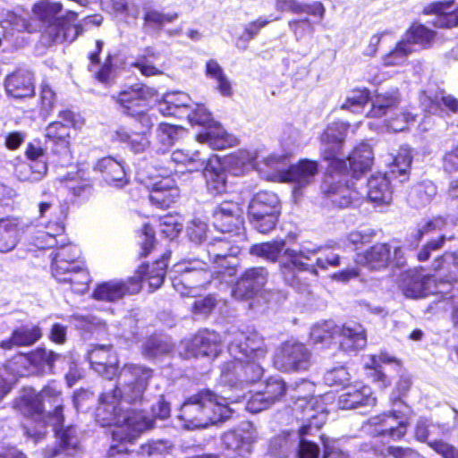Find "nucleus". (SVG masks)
Returning <instances> with one entry per match:
<instances>
[{
    "instance_id": "nucleus-1",
    "label": "nucleus",
    "mask_w": 458,
    "mask_h": 458,
    "mask_svg": "<svg viewBox=\"0 0 458 458\" xmlns=\"http://www.w3.org/2000/svg\"><path fill=\"white\" fill-rule=\"evenodd\" d=\"M88 359L92 369L106 378L117 376L116 386L102 394L95 412L96 421L101 427H115L108 456L129 453L128 445H131L141 433L153 426L152 420L142 410L131 407L142 403L153 370L143 365L128 363L118 372V359L111 345L94 347L89 351Z\"/></svg>"
},
{
    "instance_id": "nucleus-2",
    "label": "nucleus",
    "mask_w": 458,
    "mask_h": 458,
    "mask_svg": "<svg viewBox=\"0 0 458 458\" xmlns=\"http://www.w3.org/2000/svg\"><path fill=\"white\" fill-rule=\"evenodd\" d=\"M61 394L60 384L52 381L39 393L32 388L24 389L17 401V407L24 416L38 422L40 428H43L47 424L51 425L59 439L62 450L70 454L77 449L79 440L73 427L58 428L64 420Z\"/></svg>"
},
{
    "instance_id": "nucleus-3",
    "label": "nucleus",
    "mask_w": 458,
    "mask_h": 458,
    "mask_svg": "<svg viewBox=\"0 0 458 458\" xmlns=\"http://www.w3.org/2000/svg\"><path fill=\"white\" fill-rule=\"evenodd\" d=\"M349 123L337 121L330 123L321 135L322 156L329 162L321 183L325 200L335 207H346L360 193L342 185L343 173L347 170V161L339 157Z\"/></svg>"
},
{
    "instance_id": "nucleus-4",
    "label": "nucleus",
    "mask_w": 458,
    "mask_h": 458,
    "mask_svg": "<svg viewBox=\"0 0 458 458\" xmlns=\"http://www.w3.org/2000/svg\"><path fill=\"white\" fill-rule=\"evenodd\" d=\"M227 399L208 389L192 394L181 406L178 416L181 426L186 429H195L229 419L233 410Z\"/></svg>"
},
{
    "instance_id": "nucleus-5",
    "label": "nucleus",
    "mask_w": 458,
    "mask_h": 458,
    "mask_svg": "<svg viewBox=\"0 0 458 458\" xmlns=\"http://www.w3.org/2000/svg\"><path fill=\"white\" fill-rule=\"evenodd\" d=\"M338 249L336 243L318 247L302 244L298 250H285L284 256L294 269L318 276V270L326 271L341 266V257L335 252Z\"/></svg>"
},
{
    "instance_id": "nucleus-6",
    "label": "nucleus",
    "mask_w": 458,
    "mask_h": 458,
    "mask_svg": "<svg viewBox=\"0 0 458 458\" xmlns=\"http://www.w3.org/2000/svg\"><path fill=\"white\" fill-rule=\"evenodd\" d=\"M61 10V4L48 1L40 2L33 8L34 14L45 23L42 38L49 44L72 42L81 31L67 19L57 17Z\"/></svg>"
},
{
    "instance_id": "nucleus-7",
    "label": "nucleus",
    "mask_w": 458,
    "mask_h": 458,
    "mask_svg": "<svg viewBox=\"0 0 458 458\" xmlns=\"http://www.w3.org/2000/svg\"><path fill=\"white\" fill-rule=\"evenodd\" d=\"M187 118L192 124L204 126L197 140L199 143L207 144L213 149H223L237 144V139L211 118V114L202 105L194 104L187 112Z\"/></svg>"
},
{
    "instance_id": "nucleus-8",
    "label": "nucleus",
    "mask_w": 458,
    "mask_h": 458,
    "mask_svg": "<svg viewBox=\"0 0 458 458\" xmlns=\"http://www.w3.org/2000/svg\"><path fill=\"white\" fill-rule=\"evenodd\" d=\"M391 403L392 411L371 417L369 425L373 428V434L398 440L407 432L408 420L412 415V410L397 398H391Z\"/></svg>"
},
{
    "instance_id": "nucleus-9",
    "label": "nucleus",
    "mask_w": 458,
    "mask_h": 458,
    "mask_svg": "<svg viewBox=\"0 0 458 458\" xmlns=\"http://www.w3.org/2000/svg\"><path fill=\"white\" fill-rule=\"evenodd\" d=\"M208 268V263L200 259L183 260L176 264L174 272L178 276L173 278V287L182 296H196L198 289L210 280Z\"/></svg>"
},
{
    "instance_id": "nucleus-10",
    "label": "nucleus",
    "mask_w": 458,
    "mask_h": 458,
    "mask_svg": "<svg viewBox=\"0 0 458 458\" xmlns=\"http://www.w3.org/2000/svg\"><path fill=\"white\" fill-rule=\"evenodd\" d=\"M38 214L40 218H49L46 225V231L39 232L35 245L40 249L53 248L57 244V236H61L64 227L61 218L57 216L60 209L57 198L52 193H43V199L38 201Z\"/></svg>"
},
{
    "instance_id": "nucleus-11",
    "label": "nucleus",
    "mask_w": 458,
    "mask_h": 458,
    "mask_svg": "<svg viewBox=\"0 0 458 458\" xmlns=\"http://www.w3.org/2000/svg\"><path fill=\"white\" fill-rule=\"evenodd\" d=\"M155 90L142 84H134L123 89L112 96L117 109L129 116L137 115L149 110Z\"/></svg>"
},
{
    "instance_id": "nucleus-12",
    "label": "nucleus",
    "mask_w": 458,
    "mask_h": 458,
    "mask_svg": "<svg viewBox=\"0 0 458 458\" xmlns=\"http://www.w3.org/2000/svg\"><path fill=\"white\" fill-rule=\"evenodd\" d=\"M231 235L215 239L207 249L208 261L214 265V273L221 276L223 279L233 277L236 273L235 263L229 259H233L240 253V247L233 243L238 240H231Z\"/></svg>"
},
{
    "instance_id": "nucleus-13",
    "label": "nucleus",
    "mask_w": 458,
    "mask_h": 458,
    "mask_svg": "<svg viewBox=\"0 0 458 458\" xmlns=\"http://www.w3.org/2000/svg\"><path fill=\"white\" fill-rule=\"evenodd\" d=\"M228 351L233 360H265L267 348L264 338L255 330L235 331Z\"/></svg>"
},
{
    "instance_id": "nucleus-14",
    "label": "nucleus",
    "mask_w": 458,
    "mask_h": 458,
    "mask_svg": "<svg viewBox=\"0 0 458 458\" xmlns=\"http://www.w3.org/2000/svg\"><path fill=\"white\" fill-rule=\"evenodd\" d=\"M263 361L251 359L230 360L222 366L221 382L231 386L254 383L263 376Z\"/></svg>"
},
{
    "instance_id": "nucleus-15",
    "label": "nucleus",
    "mask_w": 458,
    "mask_h": 458,
    "mask_svg": "<svg viewBox=\"0 0 458 458\" xmlns=\"http://www.w3.org/2000/svg\"><path fill=\"white\" fill-rule=\"evenodd\" d=\"M273 363L284 372L306 370L310 364V352L303 344L287 341L276 350Z\"/></svg>"
},
{
    "instance_id": "nucleus-16",
    "label": "nucleus",
    "mask_w": 458,
    "mask_h": 458,
    "mask_svg": "<svg viewBox=\"0 0 458 458\" xmlns=\"http://www.w3.org/2000/svg\"><path fill=\"white\" fill-rule=\"evenodd\" d=\"M343 174L344 175L341 178L342 185H348L352 191L360 193L359 198L353 199L345 208L354 204L365 197L368 198L369 201L377 205L389 204L392 200L393 192L390 182L385 174L378 173L372 174L368 180L365 189H356V182H350L347 179V174H345V171Z\"/></svg>"
},
{
    "instance_id": "nucleus-17",
    "label": "nucleus",
    "mask_w": 458,
    "mask_h": 458,
    "mask_svg": "<svg viewBox=\"0 0 458 458\" xmlns=\"http://www.w3.org/2000/svg\"><path fill=\"white\" fill-rule=\"evenodd\" d=\"M213 225L223 233H233L238 240L244 238L243 217L240 205L224 201L213 210Z\"/></svg>"
},
{
    "instance_id": "nucleus-18",
    "label": "nucleus",
    "mask_w": 458,
    "mask_h": 458,
    "mask_svg": "<svg viewBox=\"0 0 458 458\" xmlns=\"http://www.w3.org/2000/svg\"><path fill=\"white\" fill-rule=\"evenodd\" d=\"M318 172V162L302 159L297 164L289 166L288 169L281 171L278 176L281 182L294 184L293 193L294 198H298L301 195V190L313 182Z\"/></svg>"
},
{
    "instance_id": "nucleus-19",
    "label": "nucleus",
    "mask_w": 458,
    "mask_h": 458,
    "mask_svg": "<svg viewBox=\"0 0 458 458\" xmlns=\"http://www.w3.org/2000/svg\"><path fill=\"white\" fill-rule=\"evenodd\" d=\"M401 249L387 243H377L355 255V263L369 270H380L397 258Z\"/></svg>"
},
{
    "instance_id": "nucleus-20",
    "label": "nucleus",
    "mask_w": 458,
    "mask_h": 458,
    "mask_svg": "<svg viewBox=\"0 0 458 458\" xmlns=\"http://www.w3.org/2000/svg\"><path fill=\"white\" fill-rule=\"evenodd\" d=\"M257 438L258 433L254 426L250 422H243L236 429L225 433L222 441L226 449L244 456L251 453Z\"/></svg>"
},
{
    "instance_id": "nucleus-21",
    "label": "nucleus",
    "mask_w": 458,
    "mask_h": 458,
    "mask_svg": "<svg viewBox=\"0 0 458 458\" xmlns=\"http://www.w3.org/2000/svg\"><path fill=\"white\" fill-rule=\"evenodd\" d=\"M180 197V190L174 176L168 174L157 175L150 186V202L160 208H169Z\"/></svg>"
},
{
    "instance_id": "nucleus-22",
    "label": "nucleus",
    "mask_w": 458,
    "mask_h": 458,
    "mask_svg": "<svg viewBox=\"0 0 458 458\" xmlns=\"http://www.w3.org/2000/svg\"><path fill=\"white\" fill-rule=\"evenodd\" d=\"M140 290V280L135 277H130L127 281L110 280L98 284L92 297L98 301L114 302L126 294H134L139 293Z\"/></svg>"
},
{
    "instance_id": "nucleus-23",
    "label": "nucleus",
    "mask_w": 458,
    "mask_h": 458,
    "mask_svg": "<svg viewBox=\"0 0 458 458\" xmlns=\"http://www.w3.org/2000/svg\"><path fill=\"white\" fill-rule=\"evenodd\" d=\"M436 276H425L418 271H409L403 275L401 289L408 298H424L438 292Z\"/></svg>"
},
{
    "instance_id": "nucleus-24",
    "label": "nucleus",
    "mask_w": 458,
    "mask_h": 458,
    "mask_svg": "<svg viewBox=\"0 0 458 458\" xmlns=\"http://www.w3.org/2000/svg\"><path fill=\"white\" fill-rule=\"evenodd\" d=\"M267 280V272L264 267L249 268L237 281L232 295L237 300L250 299L263 288Z\"/></svg>"
},
{
    "instance_id": "nucleus-25",
    "label": "nucleus",
    "mask_w": 458,
    "mask_h": 458,
    "mask_svg": "<svg viewBox=\"0 0 458 458\" xmlns=\"http://www.w3.org/2000/svg\"><path fill=\"white\" fill-rule=\"evenodd\" d=\"M376 398L371 388L360 382L344 386L338 397V406L342 410H352L361 406H373Z\"/></svg>"
},
{
    "instance_id": "nucleus-26",
    "label": "nucleus",
    "mask_w": 458,
    "mask_h": 458,
    "mask_svg": "<svg viewBox=\"0 0 458 458\" xmlns=\"http://www.w3.org/2000/svg\"><path fill=\"white\" fill-rule=\"evenodd\" d=\"M221 346V337L215 331H199L187 345L189 356L216 357Z\"/></svg>"
},
{
    "instance_id": "nucleus-27",
    "label": "nucleus",
    "mask_w": 458,
    "mask_h": 458,
    "mask_svg": "<svg viewBox=\"0 0 458 458\" xmlns=\"http://www.w3.org/2000/svg\"><path fill=\"white\" fill-rule=\"evenodd\" d=\"M94 170L98 172L110 186L123 188L128 183L123 161L120 158L112 156L104 157L96 162Z\"/></svg>"
},
{
    "instance_id": "nucleus-28",
    "label": "nucleus",
    "mask_w": 458,
    "mask_h": 458,
    "mask_svg": "<svg viewBox=\"0 0 458 458\" xmlns=\"http://www.w3.org/2000/svg\"><path fill=\"white\" fill-rule=\"evenodd\" d=\"M206 178L207 189L213 195H220L226 191V171L216 156L206 159L202 169Z\"/></svg>"
},
{
    "instance_id": "nucleus-29",
    "label": "nucleus",
    "mask_w": 458,
    "mask_h": 458,
    "mask_svg": "<svg viewBox=\"0 0 458 458\" xmlns=\"http://www.w3.org/2000/svg\"><path fill=\"white\" fill-rule=\"evenodd\" d=\"M293 398H296L298 402H305V404L300 403L299 407L303 409L304 417L308 420L307 425H303L300 428V437L308 435L312 428H319L326 421V408L321 405L318 410L314 409V405L318 403V399L315 396L295 394Z\"/></svg>"
},
{
    "instance_id": "nucleus-30",
    "label": "nucleus",
    "mask_w": 458,
    "mask_h": 458,
    "mask_svg": "<svg viewBox=\"0 0 458 458\" xmlns=\"http://www.w3.org/2000/svg\"><path fill=\"white\" fill-rule=\"evenodd\" d=\"M70 126L60 121L49 123L45 130L47 142L53 144L52 151L64 159L70 156Z\"/></svg>"
},
{
    "instance_id": "nucleus-31",
    "label": "nucleus",
    "mask_w": 458,
    "mask_h": 458,
    "mask_svg": "<svg viewBox=\"0 0 458 458\" xmlns=\"http://www.w3.org/2000/svg\"><path fill=\"white\" fill-rule=\"evenodd\" d=\"M348 165L345 174L347 179L351 176L357 182L360 181V175L369 170L373 162V152L368 143H360L348 157Z\"/></svg>"
},
{
    "instance_id": "nucleus-32",
    "label": "nucleus",
    "mask_w": 458,
    "mask_h": 458,
    "mask_svg": "<svg viewBox=\"0 0 458 458\" xmlns=\"http://www.w3.org/2000/svg\"><path fill=\"white\" fill-rule=\"evenodd\" d=\"M4 87L7 94L13 98L31 97L35 89L33 75L28 70H17L6 77Z\"/></svg>"
},
{
    "instance_id": "nucleus-33",
    "label": "nucleus",
    "mask_w": 458,
    "mask_h": 458,
    "mask_svg": "<svg viewBox=\"0 0 458 458\" xmlns=\"http://www.w3.org/2000/svg\"><path fill=\"white\" fill-rule=\"evenodd\" d=\"M339 344L345 352H355L363 349L367 344L365 329L360 324L348 323L339 327Z\"/></svg>"
},
{
    "instance_id": "nucleus-34",
    "label": "nucleus",
    "mask_w": 458,
    "mask_h": 458,
    "mask_svg": "<svg viewBox=\"0 0 458 458\" xmlns=\"http://www.w3.org/2000/svg\"><path fill=\"white\" fill-rule=\"evenodd\" d=\"M42 337L39 326L27 324L15 328L10 338L0 343V348L12 350L13 347L30 346Z\"/></svg>"
},
{
    "instance_id": "nucleus-35",
    "label": "nucleus",
    "mask_w": 458,
    "mask_h": 458,
    "mask_svg": "<svg viewBox=\"0 0 458 458\" xmlns=\"http://www.w3.org/2000/svg\"><path fill=\"white\" fill-rule=\"evenodd\" d=\"M427 14H436L435 23L441 28L458 25V4L453 0L434 2L424 8Z\"/></svg>"
},
{
    "instance_id": "nucleus-36",
    "label": "nucleus",
    "mask_w": 458,
    "mask_h": 458,
    "mask_svg": "<svg viewBox=\"0 0 458 458\" xmlns=\"http://www.w3.org/2000/svg\"><path fill=\"white\" fill-rule=\"evenodd\" d=\"M191 98L183 92H170L158 103V112L164 116L187 115L191 107Z\"/></svg>"
},
{
    "instance_id": "nucleus-37",
    "label": "nucleus",
    "mask_w": 458,
    "mask_h": 458,
    "mask_svg": "<svg viewBox=\"0 0 458 458\" xmlns=\"http://www.w3.org/2000/svg\"><path fill=\"white\" fill-rule=\"evenodd\" d=\"M81 250L76 245L67 244L59 248L53 257V276H59L64 270L72 268L74 264H82L83 262L79 260Z\"/></svg>"
},
{
    "instance_id": "nucleus-38",
    "label": "nucleus",
    "mask_w": 458,
    "mask_h": 458,
    "mask_svg": "<svg viewBox=\"0 0 458 458\" xmlns=\"http://www.w3.org/2000/svg\"><path fill=\"white\" fill-rule=\"evenodd\" d=\"M58 282L69 284L75 293H84L89 283V275L82 264H74L73 267L64 270L59 276H54Z\"/></svg>"
},
{
    "instance_id": "nucleus-39",
    "label": "nucleus",
    "mask_w": 458,
    "mask_h": 458,
    "mask_svg": "<svg viewBox=\"0 0 458 458\" xmlns=\"http://www.w3.org/2000/svg\"><path fill=\"white\" fill-rule=\"evenodd\" d=\"M399 104L400 96L398 89L377 94L372 100L369 115L372 117L385 116V118H387L398 108Z\"/></svg>"
},
{
    "instance_id": "nucleus-40",
    "label": "nucleus",
    "mask_w": 458,
    "mask_h": 458,
    "mask_svg": "<svg viewBox=\"0 0 458 458\" xmlns=\"http://www.w3.org/2000/svg\"><path fill=\"white\" fill-rule=\"evenodd\" d=\"M279 199L272 191H259L249 205V216H259V214H273L279 216Z\"/></svg>"
},
{
    "instance_id": "nucleus-41",
    "label": "nucleus",
    "mask_w": 458,
    "mask_h": 458,
    "mask_svg": "<svg viewBox=\"0 0 458 458\" xmlns=\"http://www.w3.org/2000/svg\"><path fill=\"white\" fill-rule=\"evenodd\" d=\"M166 267L167 264L164 259L157 261L152 265L151 268H149L148 266L141 265L132 277L140 280V286L141 282L147 280L150 291H155L158 289L164 282Z\"/></svg>"
},
{
    "instance_id": "nucleus-42",
    "label": "nucleus",
    "mask_w": 458,
    "mask_h": 458,
    "mask_svg": "<svg viewBox=\"0 0 458 458\" xmlns=\"http://www.w3.org/2000/svg\"><path fill=\"white\" fill-rule=\"evenodd\" d=\"M20 240L19 222L16 218L0 219V252L13 250Z\"/></svg>"
},
{
    "instance_id": "nucleus-43",
    "label": "nucleus",
    "mask_w": 458,
    "mask_h": 458,
    "mask_svg": "<svg viewBox=\"0 0 458 458\" xmlns=\"http://www.w3.org/2000/svg\"><path fill=\"white\" fill-rule=\"evenodd\" d=\"M423 105L427 111L433 114L442 115L445 110L458 114V98L445 92H439L434 98H428Z\"/></svg>"
},
{
    "instance_id": "nucleus-44",
    "label": "nucleus",
    "mask_w": 458,
    "mask_h": 458,
    "mask_svg": "<svg viewBox=\"0 0 458 458\" xmlns=\"http://www.w3.org/2000/svg\"><path fill=\"white\" fill-rule=\"evenodd\" d=\"M256 154L246 149L232 153L225 159L227 168L234 175H241L255 165Z\"/></svg>"
},
{
    "instance_id": "nucleus-45",
    "label": "nucleus",
    "mask_w": 458,
    "mask_h": 458,
    "mask_svg": "<svg viewBox=\"0 0 458 458\" xmlns=\"http://www.w3.org/2000/svg\"><path fill=\"white\" fill-rule=\"evenodd\" d=\"M47 173V161H29L28 163H21L15 167V174L21 182H39L45 177Z\"/></svg>"
},
{
    "instance_id": "nucleus-46",
    "label": "nucleus",
    "mask_w": 458,
    "mask_h": 458,
    "mask_svg": "<svg viewBox=\"0 0 458 458\" xmlns=\"http://www.w3.org/2000/svg\"><path fill=\"white\" fill-rule=\"evenodd\" d=\"M206 159L207 157L199 150L176 149L171 155L172 162L184 165L188 172L202 170L206 164Z\"/></svg>"
},
{
    "instance_id": "nucleus-47",
    "label": "nucleus",
    "mask_w": 458,
    "mask_h": 458,
    "mask_svg": "<svg viewBox=\"0 0 458 458\" xmlns=\"http://www.w3.org/2000/svg\"><path fill=\"white\" fill-rule=\"evenodd\" d=\"M435 31L428 29L422 24H412L403 35V40L407 41L415 49V46L421 48L431 47L435 39Z\"/></svg>"
},
{
    "instance_id": "nucleus-48",
    "label": "nucleus",
    "mask_w": 458,
    "mask_h": 458,
    "mask_svg": "<svg viewBox=\"0 0 458 458\" xmlns=\"http://www.w3.org/2000/svg\"><path fill=\"white\" fill-rule=\"evenodd\" d=\"M297 437L294 434L282 433L270 439L268 453L276 458H286L297 446Z\"/></svg>"
},
{
    "instance_id": "nucleus-49",
    "label": "nucleus",
    "mask_w": 458,
    "mask_h": 458,
    "mask_svg": "<svg viewBox=\"0 0 458 458\" xmlns=\"http://www.w3.org/2000/svg\"><path fill=\"white\" fill-rule=\"evenodd\" d=\"M114 137L116 140L126 143L135 153L143 152L149 146L145 131L131 132L125 127H120L115 131Z\"/></svg>"
},
{
    "instance_id": "nucleus-50",
    "label": "nucleus",
    "mask_w": 458,
    "mask_h": 458,
    "mask_svg": "<svg viewBox=\"0 0 458 458\" xmlns=\"http://www.w3.org/2000/svg\"><path fill=\"white\" fill-rule=\"evenodd\" d=\"M104 10L109 13H124L133 19L140 15L139 8L145 5L144 0H132L128 3L127 0H100Z\"/></svg>"
},
{
    "instance_id": "nucleus-51",
    "label": "nucleus",
    "mask_w": 458,
    "mask_h": 458,
    "mask_svg": "<svg viewBox=\"0 0 458 458\" xmlns=\"http://www.w3.org/2000/svg\"><path fill=\"white\" fill-rule=\"evenodd\" d=\"M206 75L216 82V89L225 97L233 94L232 85L220 64L214 59L206 63Z\"/></svg>"
},
{
    "instance_id": "nucleus-52",
    "label": "nucleus",
    "mask_w": 458,
    "mask_h": 458,
    "mask_svg": "<svg viewBox=\"0 0 458 458\" xmlns=\"http://www.w3.org/2000/svg\"><path fill=\"white\" fill-rule=\"evenodd\" d=\"M65 182L69 191L76 197H84L91 191V181L83 170L68 173Z\"/></svg>"
},
{
    "instance_id": "nucleus-53",
    "label": "nucleus",
    "mask_w": 458,
    "mask_h": 458,
    "mask_svg": "<svg viewBox=\"0 0 458 458\" xmlns=\"http://www.w3.org/2000/svg\"><path fill=\"white\" fill-rule=\"evenodd\" d=\"M415 49L403 38L396 44L395 47L382 57V63L385 66H401L403 65L408 56Z\"/></svg>"
},
{
    "instance_id": "nucleus-54",
    "label": "nucleus",
    "mask_w": 458,
    "mask_h": 458,
    "mask_svg": "<svg viewBox=\"0 0 458 458\" xmlns=\"http://www.w3.org/2000/svg\"><path fill=\"white\" fill-rule=\"evenodd\" d=\"M369 100V91L367 89H354L347 94L345 100L341 105V109L352 113H361Z\"/></svg>"
},
{
    "instance_id": "nucleus-55",
    "label": "nucleus",
    "mask_w": 458,
    "mask_h": 458,
    "mask_svg": "<svg viewBox=\"0 0 458 458\" xmlns=\"http://www.w3.org/2000/svg\"><path fill=\"white\" fill-rule=\"evenodd\" d=\"M284 241L267 242L251 246L250 254L275 262L284 248Z\"/></svg>"
},
{
    "instance_id": "nucleus-56",
    "label": "nucleus",
    "mask_w": 458,
    "mask_h": 458,
    "mask_svg": "<svg viewBox=\"0 0 458 458\" xmlns=\"http://www.w3.org/2000/svg\"><path fill=\"white\" fill-rule=\"evenodd\" d=\"M338 331L339 327L333 321L317 323L311 327L310 339L315 344H329Z\"/></svg>"
},
{
    "instance_id": "nucleus-57",
    "label": "nucleus",
    "mask_w": 458,
    "mask_h": 458,
    "mask_svg": "<svg viewBox=\"0 0 458 458\" xmlns=\"http://www.w3.org/2000/svg\"><path fill=\"white\" fill-rule=\"evenodd\" d=\"M415 116L403 108H397L387 118L384 119V124L389 131H402L407 128L410 123H412Z\"/></svg>"
},
{
    "instance_id": "nucleus-58",
    "label": "nucleus",
    "mask_w": 458,
    "mask_h": 458,
    "mask_svg": "<svg viewBox=\"0 0 458 458\" xmlns=\"http://www.w3.org/2000/svg\"><path fill=\"white\" fill-rule=\"evenodd\" d=\"M182 128L168 123H160L157 131V139L161 145L158 148L161 152H165L178 140Z\"/></svg>"
},
{
    "instance_id": "nucleus-59",
    "label": "nucleus",
    "mask_w": 458,
    "mask_h": 458,
    "mask_svg": "<svg viewBox=\"0 0 458 458\" xmlns=\"http://www.w3.org/2000/svg\"><path fill=\"white\" fill-rule=\"evenodd\" d=\"M183 228V219L178 214H168L159 219L160 233L167 238L174 239Z\"/></svg>"
},
{
    "instance_id": "nucleus-60",
    "label": "nucleus",
    "mask_w": 458,
    "mask_h": 458,
    "mask_svg": "<svg viewBox=\"0 0 458 458\" xmlns=\"http://www.w3.org/2000/svg\"><path fill=\"white\" fill-rule=\"evenodd\" d=\"M437 194V187L432 182H423L417 185L410 195L411 201L417 206H424L431 201Z\"/></svg>"
},
{
    "instance_id": "nucleus-61",
    "label": "nucleus",
    "mask_w": 458,
    "mask_h": 458,
    "mask_svg": "<svg viewBox=\"0 0 458 458\" xmlns=\"http://www.w3.org/2000/svg\"><path fill=\"white\" fill-rule=\"evenodd\" d=\"M156 54L151 47L145 49L144 54L139 55L131 66L140 70L144 76H154L160 74L161 72L153 64L151 59H156Z\"/></svg>"
},
{
    "instance_id": "nucleus-62",
    "label": "nucleus",
    "mask_w": 458,
    "mask_h": 458,
    "mask_svg": "<svg viewBox=\"0 0 458 458\" xmlns=\"http://www.w3.org/2000/svg\"><path fill=\"white\" fill-rule=\"evenodd\" d=\"M280 19H281L280 16H275V17L273 15H269L267 17L259 16L255 21H253L244 26L243 33L239 38V41H243L245 43L250 41L259 33L260 30H262L264 27H266L271 21H278Z\"/></svg>"
},
{
    "instance_id": "nucleus-63",
    "label": "nucleus",
    "mask_w": 458,
    "mask_h": 458,
    "mask_svg": "<svg viewBox=\"0 0 458 458\" xmlns=\"http://www.w3.org/2000/svg\"><path fill=\"white\" fill-rule=\"evenodd\" d=\"M392 161L391 173L399 174H405L411 164V154L408 147H401L397 155L389 157Z\"/></svg>"
},
{
    "instance_id": "nucleus-64",
    "label": "nucleus",
    "mask_w": 458,
    "mask_h": 458,
    "mask_svg": "<svg viewBox=\"0 0 458 458\" xmlns=\"http://www.w3.org/2000/svg\"><path fill=\"white\" fill-rule=\"evenodd\" d=\"M324 446V458H352V455L341 447L337 439L321 437Z\"/></svg>"
}]
</instances>
